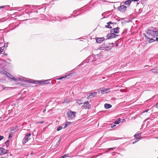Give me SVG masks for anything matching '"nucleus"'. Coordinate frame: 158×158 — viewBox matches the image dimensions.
<instances>
[{"label": "nucleus", "instance_id": "6e6d98bb", "mask_svg": "<svg viewBox=\"0 0 158 158\" xmlns=\"http://www.w3.org/2000/svg\"><path fill=\"white\" fill-rule=\"evenodd\" d=\"M59 21H60L61 20V19H60V20H58Z\"/></svg>", "mask_w": 158, "mask_h": 158}, {"label": "nucleus", "instance_id": "b1692460", "mask_svg": "<svg viewBox=\"0 0 158 158\" xmlns=\"http://www.w3.org/2000/svg\"><path fill=\"white\" fill-rule=\"evenodd\" d=\"M70 124V122H67L65 124V126L64 127V129L66 128L68 126H69Z\"/></svg>", "mask_w": 158, "mask_h": 158}, {"label": "nucleus", "instance_id": "e433bc0d", "mask_svg": "<svg viewBox=\"0 0 158 158\" xmlns=\"http://www.w3.org/2000/svg\"><path fill=\"white\" fill-rule=\"evenodd\" d=\"M116 148V147L110 148H108V150H110V149H113H113H115Z\"/></svg>", "mask_w": 158, "mask_h": 158}, {"label": "nucleus", "instance_id": "9d476101", "mask_svg": "<svg viewBox=\"0 0 158 158\" xmlns=\"http://www.w3.org/2000/svg\"><path fill=\"white\" fill-rule=\"evenodd\" d=\"M97 94V93L94 92L93 93H90L89 94L88 96V98H94Z\"/></svg>", "mask_w": 158, "mask_h": 158}, {"label": "nucleus", "instance_id": "a878e982", "mask_svg": "<svg viewBox=\"0 0 158 158\" xmlns=\"http://www.w3.org/2000/svg\"><path fill=\"white\" fill-rule=\"evenodd\" d=\"M5 144L7 147L9 146V139H8L6 140V141L5 142Z\"/></svg>", "mask_w": 158, "mask_h": 158}, {"label": "nucleus", "instance_id": "052dcab7", "mask_svg": "<svg viewBox=\"0 0 158 158\" xmlns=\"http://www.w3.org/2000/svg\"><path fill=\"white\" fill-rule=\"evenodd\" d=\"M14 29V28H12V30Z\"/></svg>", "mask_w": 158, "mask_h": 158}, {"label": "nucleus", "instance_id": "4c0bfd02", "mask_svg": "<svg viewBox=\"0 0 158 158\" xmlns=\"http://www.w3.org/2000/svg\"><path fill=\"white\" fill-rule=\"evenodd\" d=\"M134 137H135V138H136V139L137 138V136H137V134H135V135H134Z\"/></svg>", "mask_w": 158, "mask_h": 158}, {"label": "nucleus", "instance_id": "c756f323", "mask_svg": "<svg viewBox=\"0 0 158 158\" xmlns=\"http://www.w3.org/2000/svg\"><path fill=\"white\" fill-rule=\"evenodd\" d=\"M61 138H60V139L58 140V141H57V142L56 143V144L57 145L59 144V143L61 140Z\"/></svg>", "mask_w": 158, "mask_h": 158}, {"label": "nucleus", "instance_id": "1a4fd4ad", "mask_svg": "<svg viewBox=\"0 0 158 158\" xmlns=\"http://www.w3.org/2000/svg\"><path fill=\"white\" fill-rule=\"evenodd\" d=\"M119 27L114 28L111 30L110 32H112L113 33H114L115 34H118L119 32Z\"/></svg>", "mask_w": 158, "mask_h": 158}, {"label": "nucleus", "instance_id": "423d86ee", "mask_svg": "<svg viewBox=\"0 0 158 158\" xmlns=\"http://www.w3.org/2000/svg\"><path fill=\"white\" fill-rule=\"evenodd\" d=\"M90 105L88 101L85 102L82 106V108L84 109L89 108Z\"/></svg>", "mask_w": 158, "mask_h": 158}, {"label": "nucleus", "instance_id": "cd10ccee", "mask_svg": "<svg viewBox=\"0 0 158 158\" xmlns=\"http://www.w3.org/2000/svg\"><path fill=\"white\" fill-rule=\"evenodd\" d=\"M11 79L15 82H17L18 81V80L16 78H15L13 76Z\"/></svg>", "mask_w": 158, "mask_h": 158}, {"label": "nucleus", "instance_id": "20e7f679", "mask_svg": "<svg viewBox=\"0 0 158 158\" xmlns=\"http://www.w3.org/2000/svg\"><path fill=\"white\" fill-rule=\"evenodd\" d=\"M76 112L72 111L71 110L69 111L67 113V115L68 117L69 118H73L74 117L75 115Z\"/></svg>", "mask_w": 158, "mask_h": 158}, {"label": "nucleus", "instance_id": "13d9d810", "mask_svg": "<svg viewBox=\"0 0 158 158\" xmlns=\"http://www.w3.org/2000/svg\"><path fill=\"white\" fill-rule=\"evenodd\" d=\"M124 121H125V119H123V121H124Z\"/></svg>", "mask_w": 158, "mask_h": 158}, {"label": "nucleus", "instance_id": "8fccbe9b", "mask_svg": "<svg viewBox=\"0 0 158 158\" xmlns=\"http://www.w3.org/2000/svg\"><path fill=\"white\" fill-rule=\"evenodd\" d=\"M2 52V51H1V50H0V54H1Z\"/></svg>", "mask_w": 158, "mask_h": 158}, {"label": "nucleus", "instance_id": "f3484780", "mask_svg": "<svg viewBox=\"0 0 158 158\" xmlns=\"http://www.w3.org/2000/svg\"><path fill=\"white\" fill-rule=\"evenodd\" d=\"M132 1V0H128L126 1H125L124 2L125 5H129L131 3V2Z\"/></svg>", "mask_w": 158, "mask_h": 158}, {"label": "nucleus", "instance_id": "09e8293b", "mask_svg": "<svg viewBox=\"0 0 158 158\" xmlns=\"http://www.w3.org/2000/svg\"><path fill=\"white\" fill-rule=\"evenodd\" d=\"M139 0H132V1H134V2L135 1H138Z\"/></svg>", "mask_w": 158, "mask_h": 158}, {"label": "nucleus", "instance_id": "a18cd8bd", "mask_svg": "<svg viewBox=\"0 0 158 158\" xmlns=\"http://www.w3.org/2000/svg\"><path fill=\"white\" fill-rule=\"evenodd\" d=\"M77 11L76 10H75L74 11V13L75 14H76L77 13Z\"/></svg>", "mask_w": 158, "mask_h": 158}, {"label": "nucleus", "instance_id": "4be33fe9", "mask_svg": "<svg viewBox=\"0 0 158 158\" xmlns=\"http://www.w3.org/2000/svg\"><path fill=\"white\" fill-rule=\"evenodd\" d=\"M120 122V119L119 118L117 119L114 123V124H118Z\"/></svg>", "mask_w": 158, "mask_h": 158}, {"label": "nucleus", "instance_id": "f257e3e1", "mask_svg": "<svg viewBox=\"0 0 158 158\" xmlns=\"http://www.w3.org/2000/svg\"><path fill=\"white\" fill-rule=\"evenodd\" d=\"M146 31L148 36L151 35L154 38L158 36V31L156 28L150 27Z\"/></svg>", "mask_w": 158, "mask_h": 158}, {"label": "nucleus", "instance_id": "6ab92c4d", "mask_svg": "<svg viewBox=\"0 0 158 158\" xmlns=\"http://www.w3.org/2000/svg\"><path fill=\"white\" fill-rule=\"evenodd\" d=\"M70 102V100L69 99H64L63 102L62 103H67Z\"/></svg>", "mask_w": 158, "mask_h": 158}, {"label": "nucleus", "instance_id": "7ed1b4c3", "mask_svg": "<svg viewBox=\"0 0 158 158\" xmlns=\"http://www.w3.org/2000/svg\"><path fill=\"white\" fill-rule=\"evenodd\" d=\"M75 74L73 73H69L68 75H65L64 77H61L57 78L56 79L58 80H64L66 78H69L71 77H73L74 76Z\"/></svg>", "mask_w": 158, "mask_h": 158}, {"label": "nucleus", "instance_id": "ddd939ff", "mask_svg": "<svg viewBox=\"0 0 158 158\" xmlns=\"http://www.w3.org/2000/svg\"><path fill=\"white\" fill-rule=\"evenodd\" d=\"M110 92V89L106 88L104 89L101 90V93L102 94H104L106 93H108Z\"/></svg>", "mask_w": 158, "mask_h": 158}, {"label": "nucleus", "instance_id": "f8f14e48", "mask_svg": "<svg viewBox=\"0 0 158 158\" xmlns=\"http://www.w3.org/2000/svg\"><path fill=\"white\" fill-rule=\"evenodd\" d=\"M144 36L145 37L146 39H147V40H148V39L149 40H148V42L149 43H152L155 41V39L152 38H148L147 35H146L145 34L144 35Z\"/></svg>", "mask_w": 158, "mask_h": 158}, {"label": "nucleus", "instance_id": "f704fd0d", "mask_svg": "<svg viewBox=\"0 0 158 158\" xmlns=\"http://www.w3.org/2000/svg\"><path fill=\"white\" fill-rule=\"evenodd\" d=\"M141 134H142V133L140 132V133H137L136 134L137 135V136H140L141 135Z\"/></svg>", "mask_w": 158, "mask_h": 158}, {"label": "nucleus", "instance_id": "5701e85b", "mask_svg": "<svg viewBox=\"0 0 158 158\" xmlns=\"http://www.w3.org/2000/svg\"><path fill=\"white\" fill-rule=\"evenodd\" d=\"M6 75L8 77L10 78V79H11L13 77V76L10 75V73H6Z\"/></svg>", "mask_w": 158, "mask_h": 158}, {"label": "nucleus", "instance_id": "393cba45", "mask_svg": "<svg viewBox=\"0 0 158 158\" xmlns=\"http://www.w3.org/2000/svg\"><path fill=\"white\" fill-rule=\"evenodd\" d=\"M69 154H66L63 156H62V158H65L66 157H69Z\"/></svg>", "mask_w": 158, "mask_h": 158}, {"label": "nucleus", "instance_id": "bb28decb", "mask_svg": "<svg viewBox=\"0 0 158 158\" xmlns=\"http://www.w3.org/2000/svg\"><path fill=\"white\" fill-rule=\"evenodd\" d=\"M62 128H63V127L62 126H60L57 128V131H60V130H61L62 129Z\"/></svg>", "mask_w": 158, "mask_h": 158}, {"label": "nucleus", "instance_id": "680f3d73", "mask_svg": "<svg viewBox=\"0 0 158 158\" xmlns=\"http://www.w3.org/2000/svg\"><path fill=\"white\" fill-rule=\"evenodd\" d=\"M28 6V5H26V6Z\"/></svg>", "mask_w": 158, "mask_h": 158}, {"label": "nucleus", "instance_id": "412c9836", "mask_svg": "<svg viewBox=\"0 0 158 158\" xmlns=\"http://www.w3.org/2000/svg\"><path fill=\"white\" fill-rule=\"evenodd\" d=\"M141 139V137H138L136 139V140L133 142V143L134 144L136 142H138L140 139Z\"/></svg>", "mask_w": 158, "mask_h": 158}, {"label": "nucleus", "instance_id": "39448f33", "mask_svg": "<svg viewBox=\"0 0 158 158\" xmlns=\"http://www.w3.org/2000/svg\"><path fill=\"white\" fill-rule=\"evenodd\" d=\"M0 155H3L8 153V151L4 148H0Z\"/></svg>", "mask_w": 158, "mask_h": 158}, {"label": "nucleus", "instance_id": "a19ab883", "mask_svg": "<svg viewBox=\"0 0 158 158\" xmlns=\"http://www.w3.org/2000/svg\"><path fill=\"white\" fill-rule=\"evenodd\" d=\"M155 40V41L158 42V37L156 38Z\"/></svg>", "mask_w": 158, "mask_h": 158}, {"label": "nucleus", "instance_id": "72a5a7b5", "mask_svg": "<svg viewBox=\"0 0 158 158\" xmlns=\"http://www.w3.org/2000/svg\"><path fill=\"white\" fill-rule=\"evenodd\" d=\"M4 138V137L3 136L0 135V141L2 140Z\"/></svg>", "mask_w": 158, "mask_h": 158}, {"label": "nucleus", "instance_id": "864d4df0", "mask_svg": "<svg viewBox=\"0 0 158 158\" xmlns=\"http://www.w3.org/2000/svg\"><path fill=\"white\" fill-rule=\"evenodd\" d=\"M148 66H148V65H147V66H144V67H148Z\"/></svg>", "mask_w": 158, "mask_h": 158}, {"label": "nucleus", "instance_id": "0eeeda50", "mask_svg": "<svg viewBox=\"0 0 158 158\" xmlns=\"http://www.w3.org/2000/svg\"><path fill=\"white\" fill-rule=\"evenodd\" d=\"M118 9L119 11L122 12H124L126 10L127 7L124 5H123L118 7Z\"/></svg>", "mask_w": 158, "mask_h": 158}, {"label": "nucleus", "instance_id": "9b49d317", "mask_svg": "<svg viewBox=\"0 0 158 158\" xmlns=\"http://www.w3.org/2000/svg\"><path fill=\"white\" fill-rule=\"evenodd\" d=\"M96 40L98 43L100 44L105 40V38L104 37L96 38Z\"/></svg>", "mask_w": 158, "mask_h": 158}, {"label": "nucleus", "instance_id": "ea45409f", "mask_svg": "<svg viewBox=\"0 0 158 158\" xmlns=\"http://www.w3.org/2000/svg\"><path fill=\"white\" fill-rule=\"evenodd\" d=\"M148 110H145V111H143V113H144V112H147Z\"/></svg>", "mask_w": 158, "mask_h": 158}, {"label": "nucleus", "instance_id": "6e6552de", "mask_svg": "<svg viewBox=\"0 0 158 158\" xmlns=\"http://www.w3.org/2000/svg\"><path fill=\"white\" fill-rule=\"evenodd\" d=\"M118 36V35H115L113 33L110 32V34H109L107 35V37L108 39H110L112 38H115L116 36Z\"/></svg>", "mask_w": 158, "mask_h": 158}, {"label": "nucleus", "instance_id": "4d7b16f0", "mask_svg": "<svg viewBox=\"0 0 158 158\" xmlns=\"http://www.w3.org/2000/svg\"><path fill=\"white\" fill-rule=\"evenodd\" d=\"M5 54V55H7V54Z\"/></svg>", "mask_w": 158, "mask_h": 158}, {"label": "nucleus", "instance_id": "c85d7f7f", "mask_svg": "<svg viewBox=\"0 0 158 158\" xmlns=\"http://www.w3.org/2000/svg\"><path fill=\"white\" fill-rule=\"evenodd\" d=\"M105 27L106 28H109L110 29H111L112 28V27L110 25V24H107V25L105 26Z\"/></svg>", "mask_w": 158, "mask_h": 158}, {"label": "nucleus", "instance_id": "de8ad7c7", "mask_svg": "<svg viewBox=\"0 0 158 158\" xmlns=\"http://www.w3.org/2000/svg\"><path fill=\"white\" fill-rule=\"evenodd\" d=\"M46 109H45L43 111V113H44L45 112V111H46Z\"/></svg>", "mask_w": 158, "mask_h": 158}, {"label": "nucleus", "instance_id": "e2e57ef3", "mask_svg": "<svg viewBox=\"0 0 158 158\" xmlns=\"http://www.w3.org/2000/svg\"><path fill=\"white\" fill-rule=\"evenodd\" d=\"M103 79H104V78H104V77H103Z\"/></svg>", "mask_w": 158, "mask_h": 158}, {"label": "nucleus", "instance_id": "f03ea898", "mask_svg": "<svg viewBox=\"0 0 158 158\" xmlns=\"http://www.w3.org/2000/svg\"><path fill=\"white\" fill-rule=\"evenodd\" d=\"M50 81L51 79L41 81H34L32 80H31L29 81L26 80L25 81H26L27 82L35 84H39L41 85H44L45 84H50Z\"/></svg>", "mask_w": 158, "mask_h": 158}, {"label": "nucleus", "instance_id": "79ce46f5", "mask_svg": "<svg viewBox=\"0 0 158 158\" xmlns=\"http://www.w3.org/2000/svg\"><path fill=\"white\" fill-rule=\"evenodd\" d=\"M156 106L157 108H158V103L156 104Z\"/></svg>", "mask_w": 158, "mask_h": 158}, {"label": "nucleus", "instance_id": "7c9ffc66", "mask_svg": "<svg viewBox=\"0 0 158 158\" xmlns=\"http://www.w3.org/2000/svg\"><path fill=\"white\" fill-rule=\"evenodd\" d=\"M31 134L30 133H29L28 134H27V135H26V136L28 138H29V137L30 136H31Z\"/></svg>", "mask_w": 158, "mask_h": 158}, {"label": "nucleus", "instance_id": "49530a36", "mask_svg": "<svg viewBox=\"0 0 158 158\" xmlns=\"http://www.w3.org/2000/svg\"><path fill=\"white\" fill-rule=\"evenodd\" d=\"M118 46V43L116 44H115V46L117 47Z\"/></svg>", "mask_w": 158, "mask_h": 158}, {"label": "nucleus", "instance_id": "473e14b6", "mask_svg": "<svg viewBox=\"0 0 158 158\" xmlns=\"http://www.w3.org/2000/svg\"><path fill=\"white\" fill-rule=\"evenodd\" d=\"M7 6H0V9L2 8H5Z\"/></svg>", "mask_w": 158, "mask_h": 158}, {"label": "nucleus", "instance_id": "5fc2aeb1", "mask_svg": "<svg viewBox=\"0 0 158 158\" xmlns=\"http://www.w3.org/2000/svg\"><path fill=\"white\" fill-rule=\"evenodd\" d=\"M81 38H79V39L80 40V41H82V40H81Z\"/></svg>", "mask_w": 158, "mask_h": 158}, {"label": "nucleus", "instance_id": "bf43d9fd", "mask_svg": "<svg viewBox=\"0 0 158 158\" xmlns=\"http://www.w3.org/2000/svg\"><path fill=\"white\" fill-rule=\"evenodd\" d=\"M8 44V43H7V45Z\"/></svg>", "mask_w": 158, "mask_h": 158}, {"label": "nucleus", "instance_id": "aec40b11", "mask_svg": "<svg viewBox=\"0 0 158 158\" xmlns=\"http://www.w3.org/2000/svg\"><path fill=\"white\" fill-rule=\"evenodd\" d=\"M93 58L94 57L93 55L89 56L88 57V60H89L88 62H89V61H91V60L93 59Z\"/></svg>", "mask_w": 158, "mask_h": 158}, {"label": "nucleus", "instance_id": "dca6fc26", "mask_svg": "<svg viewBox=\"0 0 158 158\" xmlns=\"http://www.w3.org/2000/svg\"><path fill=\"white\" fill-rule=\"evenodd\" d=\"M104 107L106 109H109L112 107V106L110 104L106 103L104 104Z\"/></svg>", "mask_w": 158, "mask_h": 158}, {"label": "nucleus", "instance_id": "603ef678", "mask_svg": "<svg viewBox=\"0 0 158 158\" xmlns=\"http://www.w3.org/2000/svg\"><path fill=\"white\" fill-rule=\"evenodd\" d=\"M58 17H55V19H58Z\"/></svg>", "mask_w": 158, "mask_h": 158}, {"label": "nucleus", "instance_id": "2eb2a0df", "mask_svg": "<svg viewBox=\"0 0 158 158\" xmlns=\"http://www.w3.org/2000/svg\"><path fill=\"white\" fill-rule=\"evenodd\" d=\"M29 139H29V138H28L27 137L25 136L22 141L23 144H25L28 141V140Z\"/></svg>", "mask_w": 158, "mask_h": 158}, {"label": "nucleus", "instance_id": "4468645a", "mask_svg": "<svg viewBox=\"0 0 158 158\" xmlns=\"http://www.w3.org/2000/svg\"><path fill=\"white\" fill-rule=\"evenodd\" d=\"M98 55L99 54H98L95 56H93L94 58H93V60H91V61H92L93 64H98V63L96 64V63H95V61L97 60L96 59V58L98 57Z\"/></svg>", "mask_w": 158, "mask_h": 158}, {"label": "nucleus", "instance_id": "c03bdc74", "mask_svg": "<svg viewBox=\"0 0 158 158\" xmlns=\"http://www.w3.org/2000/svg\"><path fill=\"white\" fill-rule=\"evenodd\" d=\"M16 8L17 9H19L22 8L21 7H16Z\"/></svg>", "mask_w": 158, "mask_h": 158}, {"label": "nucleus", "instance_id": "c9c22d12", "mask_svg": "<svg viewBox=\"0 0 158 158\" xmlns=\"http://www.w3.org/2000/svg\"><path fill=\"white\" fill-rule=\"evenodd\" d=\"M44 121H39V122H37V123H44Z\"/></svg>", "mask_w": 158, "mask_h": 158}, {"label": "nucleus", "instance_id": "a211bd4d", "mask_svg": "<svg viewBox=\"0 0 158 158\" xmlns=\"http://www.w3.org/2000/svg\"><path fill=\"white\" fill-rule=\"evenodd\" d=\"M151 70L154 73H158V69H156V68H153Z\"/></svg>", "mask_w": 158, "mask_h": 158}, {"label": "nucleus", "instance_id": "2f4dec72", "mask_svg": "<svg viewBox=\"0 0 158 158\" xmlns=\"http://www.w3.org/2000/svg\"><path fill=\"white\" fill-rule=\"evenodd\" d=\"M12 135L11 134H10L9 135L8 138L9 139L11 138L12 137Z\"/></svg>", "mask_w": 158, "mask_h": 158}, {"label": "nucleus", "instance_id": "37998d69", "mask_svg": "<svg viewBox=\"0 0 158 158\" xmlns=\"http://www.w3.org/2000/svg\"><path fill=\"white\" fill-rule=\"evenodd\" d=\"M79 14H77L76 15H72V16H73V17H75V16H78V15Z\"/></svg>", "mask_w": 158, "mask_h": 158}, {"label": "nucleus", "instance_id": "3c124183", "mask_svg": "<svg viewBox=\"0 0 158 158\" xmlns=\"http://www.w3.org/2000/svg\"><path fill=\"white\" fill-rule=\"evenodd\" d=\"M33 154V152H31V155H32V154Z\"/></svg>", "mask_w": 158, "mask_h": 158}, {"label": "nucleus", "instance_id": "58836bf2", "mask_svg": "<svg viewBox=\"0 0 158 158\" xmlns=\"http://www.w3.org/2000/svg\"><path fill=\"white\" fill-rule=\"evenodd\" d=\"M107 24H112V23L111 22H108L107 23Z\"/></svg>", "mask_w": 158, "mask_h": 158}]
</instances>
